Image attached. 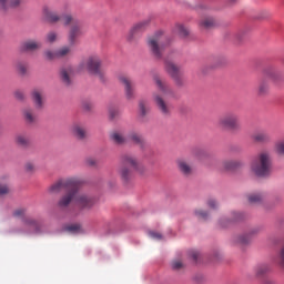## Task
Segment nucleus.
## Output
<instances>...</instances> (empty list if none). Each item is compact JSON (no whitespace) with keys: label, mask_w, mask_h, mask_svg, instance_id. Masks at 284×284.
<instances>
[{"label":"nucleus","mask_w":284,"mask_h":284,"mask_svg":"<svg viewBox=\"0 0 284 284\" xmlns=\"http://www.w3.org/2000/svg\"><path fill=\"white\" fill-rule=\"evenodd\" d=\"M270 81L275 85H281L284 82V75L276 69H267L257 83V95L266 97L270 94Z\"/></svg>","instance_id":"obj_1"},{"label":"nucleus","mask_w":284,"mask_h":284,"mask_svg":"<svg viewBox=\"0 0 284 284\" xmlns=\"http://www.w3.org/2000/svg\"><path fill=\"white\" fill-rule=\"evenodd\" d=\"M251 172L262 179L270 176L272 174V154L264 151L254 158L251 162Z\"/></svg>","instance_id":"obj_2"},{"label":"nucleus","mask_w":284,"mask_h":284,"mask_svg":"<svg viewBox=\"0 0 284 284\" xmlns=\"http://www.w3.org/2000/svg\"><path fill=\"white\" fill-rule=\"evenodd\" d=\"M165 45H168V37L163 31H158L148 39V48L155 59L163 57Z\"/></svg>","instance_id":"obj_3"},{"label":"nucleus","mask_w":284,"mask_h":284,"mask_svg":"<svg viewBox=\"0 0 284 284\" xmlns=\"http://www.w3.org/2000/svg\"><path fill=\"white\" fill-rule=\"evenodd\" d=\"M217 128H220V130H231L232 132L241 130L239 114H236L235 112H227L224 115L220 116L217 120Z\"/></svg>","instance_id":"obj_4"},{"label":"nucleus","mask_w":284,"mask_h":284,"mask_svg":"<svg viewBox=\"0 0 284 284\" xmlns=\"http://www.w3.org/2000/svg\"><path fill=\"white\" fill-rule=\"evenodd\" d=\"M87 70L93 77L100 79V81H105V69H103V63L99 55H91L85 61Z\"/></svg>","instance_id":"obj_5"},{"label":"nucleus","mask_w":284,"mask_h":284,"mask_svg":"<svg viewBox=\"0 0 284 284\" xmlns=\"http://www.w3.org/2000/svg\"><path fill=\"white\" fill-rule=\"evenodd\" d=\"M81 185V182L77 180L75 178H67V179H61L54 184H52L49 189L51 194H59V192H69L70 190H79Z\"/></svg>","instance_id":"obj_6"},{"label":"nucleus","mask_w":284,"mask_h":284,"mask_svg":"<svg viewBox=\"0 0 284 284\" xmlns=\"http://www.w3.org/2000/svg\"><path fill=\"white\" fill-rule=\"evenodd\" d=\"M150 23H152V19L150 18L135 23L128 34V41H134V38L139 37V34H142V32H145L146 29L150 28Z\"/></svg>","instance_id":"obj_7"},{"label":"nucleus","mask_w":284,"mask_h":284,"mask_svg":"<svg viewBox=\"0 0 284 284\" xmlns=\"http://www.w3.org/2000/svg\"><path fill=\"white\" fill-rule=\"evenodd\" d=\"M122 163L124 165H130V168H133L135 172H138V174H140L141 176H145V174H148V169L143 164L139 163V160H136V158L130 154L122 155Z\"/></svg>","instance_id":"obj_8"},{"label":"nucleus","mask_w":284,"mask_h":284,"mask_svg":"<svg viewBox=\"0 0 284 284\" xmlns=\"http://www.w3.org/2000/svg\"><path fill=\"white\" fill-rule=\"evenodd\" d=\"M81 34H83V22H81V20L73 21L68 34L69 44L74 45L77 43V39L81 37Z\"/></svg>","instance_id":"obj_9"},{"label":"nucleus","mask_w":284,"mask_h":284,"mask_svg":"<svg viewBox=\"0 0 284 284\" xmlns=\"http://www.w3.org/2000/svg\"><path fill=\"white\" fill-rule=\"evenodd\" d=\"M165 70L170 77H172L173 81H175L176 85H183V81L181 80V68L172 61H165Z\"/></svg>","instance_id":"obj_10"},{"label":"nucleus","mask_w":284,"mask_h":284,"mask_svg":"<svg viewBox=\"0 0 284 284\" xmlns=\"http://www.w3.org/2000/svg\"><path fill=\"white\" fill-rule=\"evenodd\" d=\"M119 82L124 88L125 97L130 101L134 99V81L131 80L128 75H120Z\"/></svg>","instance_id":"obj_11"},{"label":"nucleus","mask_w":284,"mask_h":284,"mask_svg":"<svg viewBox=\"0 0 284 284\" xmlns=\"http://www.w3.org/2000/svg\"><path fill=\"white\" fill-rule=\"evenodd\" d=\"M75 205L80 207V210H90L91 207L94 206V200L87 195L77 192L75 193Z\"/></svg>","instance_id":"obj_12"},{"label":"nucleus","mask_w":284,"mask_h":284,"mask_svg":"<svg viewBox=\"0 0 284 284\" xmlns=\"http://www.w3.org/2000/svg\"><path fill=\"white\" fill-rule=\"evenodd\" d=\"M42 17L48 23H59L61 21V14L52 7H43Z\"/></svg>","instance_id":"obj_13"},{"label":"nucleus","mask_w":284,"mask_h":284,"mask_svg":"<svg viewBox=\"0 0 284 284\" xmlns=\"http://www.w3.org/2000/svg\"><path fill=\"white\" fill-rule=\"evenodd\" d=\"M77 192H79V190H69L67 191V194H64L58 202V207H60L61 210H65V207H68V205H70L72 203V201H77Z\"/></svg>","instance_id":"obj_14"},{"label":"nucleus","mask_w":284,"mask_h":284,"mask_svg":"<svg viewBox=\"0 0 284 284\" xmlns=\"http://www.w3.org/2000/svg\"><path fill=\"white\" fill-rule=\"evenodd\" d=\"M154 101L162 114H165L166 116H170V114H172V104L168 102L165 103V100H163L162 95L155 94Z\"/></svg>","instance_id":"obj_15"},{"label":"nucleus","mask_w":284,"mask_h":284,"mask_svg":"<svg viewBox=\"0 0 284 284\" xmlns=\"http://www.w3.org/2000/svg\"><path fill=\"white\" fill-rule=\"evenodd\" d=\"M42 45L41 41L26 40L21 44V50L22 52H37V50H41Z\"/></svg>","instance_id":"obj_16"},{"label":"nucleus","mask_w":284,"mask_h":284,"mask_svg":"<svg viewBox=\"0 0 284 284\" xmlns=\"http://www.w3.org/2000/svg\"><path fill=\"white\" fill-rule=\"evenodd\" d=\"M154 81L159 88V91L161 92V94H163V97H174V90L171 89L170 84H168V82L161 80L159 77L154 78Z\"/></svg>","instance_id":"obj_17"},{"label":"nucleus","mask_w":284,"mask_h":284,"mask_svg":"<svg viewBox=\"0 0 284 284\" xmlns=\"http://www.w3.org/2000/svg\"><path fill=\"white\" fill-rule=\"evenodd\" d=\"M31 99H32L37 110H43V103H44L43 90L34 89L31 92Z\"/></svg>","instance_id":"obj_18"},{"label":"nucleus","mask_w":284,"mask_h":284,"mask_svg":"<svg viewBox=\"0 0 284 284\" xmlns=\"http://www.w3.org/2000/svg\"><path fill=\"white\" fill-rule=\"evenodd\" d=\"M223 169L227 172H236V170H241L245 163L241 160H227L222 163Z\"/></svg>","instance_id":"obj_19"},{"label":"nucleus","mask_w":284,"mask_h":284,"mask_svg":"<svg viewBox=\"0 0 284 284\" xmlns=\"http://www.w3.org/2000/svg\"><path fill=\"white\" fill-rule=\"evenodd\" d=\"M253 141L255 143H272V134L267 131H260L253 134Z\"/></svg>","instance_id":"obj_20"},{"label":"nucleus","mask_w":284,"mask_h":284,"mask_svg":"<svg viewBox=\"0 0 284 284\" xmlns=\"http://www.w3.org/2000/svg\"><path fill=\"white\" fill-rule=\"evenodd\" d=\"M128 140L135 145H140V148H143V145H145V140L143 139V135L136 131H131L128 134Z\"/></svg>","instance_id":"obj_21"},{"label":"nucleus","mask_w":284,"mask_h":284,"mask_svg":"<svg viewBox=\"0 0 284 284\" xmlns=\"http://www.w3.org/2000/svg\"><path fill=\"white\" fill-rule=\"evenodd\" d=\"M199 27L201 30H212V28H216V20L212 17H205L200 20Z\"/></svg>","instance_id":"obj_22"},{"label":"nucleus","mask_w":284,"mask_h":284,"mask_svg":"<svg viewBox=\"0 0 284 284\" xmlns=\"http://www.w3.org/2000/svg\"><path fill=\"white\" fill-rule=\"evenodd\" d=\"M121 163H122V166L119 170L120 178L124 182H128L130 179H132V170H130V168H128V165H130V164L123 163V156H121Z\"/></svg>","instance_id":"obj_23"},{"label":"nucleus","mask_w":284,"mask_h":284,"mask_svg":"<svg viewBox=\"0 0 284 284\" xmlns=\"http://www.w3.org/2000/svg\"><path fill=\"white\" fill-rule=\"evenodd\" d=\"M178 169L184 176H190V174H192V165L183 159L178 160Z\"/></svg>","instance_id":"obj_24"},{"label":"nucleus","mask_w":284,"mask_h":284,"mask_svg":"<svg viewBox=\"0 0 284 284\" xmlns=\"http://www.w3.org/2000/svg\"><path fill=\"white\" fill-rule=\"evenodd\" d=\"M72 134L73 136H75V139H79V141H83V139H85V136H88V133L85 132V128L75 124L72 128Z\"/></svg>","instance_id":"obj_25"},{"label":"nucleus","mask_w":284,"mask_h":284,"mask_svg":"<svg viewBox=\"0 0 284 284\" xmlns=\"http://www.w3.org/2000/svg\"><path fill=\"white\" fill-rule=\"evenodd\" d=\"M72 74V68L67 67V68H62L60 70V77L62 79V83H64V85H70L71 80H70V75Z\"/></svg>","instance_id":"obj_26"},{"label":"nucleus","mask_w":284,"mask_h":284,"mask_svg":"<svg viewBox=\"0 0 284 284\" xmlns=\"http://www.w3.org/2000/svg\"><path fill=\"white\" fill-rule=\"evenodd\" d=\"M23 116H24V120L28 123H37V113H34V110H32V109H24L23 110Z\"/></svg>","instance_id":"obj_27"},{"label":"nucleus","mask_w":284,"mask_h":284,"mask_svg":"<svg viewBox=\"0 0 284 284\" xmlns=\"http://www.w3.org/2000/svg\"><path fill=\"white\" fill-rule=\"evenodd\" d=\"M16 143L17 145H20L21 148H29L30 146V138L24 134H18L16 136Z\"/></svg>","instance_id":"obj_28"},{"label":"nucleus","mask_w":284,"mask_h":284,"mask_svg":"<svg viewBox=\"0 0 284 284\" xmlns=\"http://www.w3.org/2000/svg\"><path fill=\"white\" fill-rule=\"evenodd\" d=\"M110 139L112 142L115 143V145H123L126 141L125 136H123V134H121L119 132L111 133Z\"/></svg>","instance_id":"obj_29"},{"label":"nucleus","mask_w":284,"mask_h":284,"mask_svg":"<svg viewBox=\"0 0 284 284\" xmlns=\"http://www.w3.org/2000/svg\"><path fill=\"white\" fill-rule=\"evenodd\" d=\"M254 272H255V276L261 278V276H265V274H267V272H270V265L260 264L255 267Z\"/></svg>","instance_id":"obj_30"},{"label":"nucleus","mask_w":284,"mask_h":284,"mask_svg":"<svg viewBox=\"0 0 284 284\" xmlns=\"http://www.w3.org/2000/svg\"><path fill=\"white\" fill-rule=\"evenodd\" d=\"M247 199H248V203H252V204L263 203L265 195L263 193H252L247 196Z\"/></svg>","instance_id":"obj_31"},{"label":"nucleus","mask_w":284,"mask_h":284,"mask_svg":"<svg viewBox=\"0 0 284 284\" xmlns=\"http://www.w3.org/2000/svg\"><path fill=\"white\" fill-rule=\"evenodd\" d=\"M57 52H58V59H65V57H70V54H72V48L64 45L59 50H57Z\"/></svg>","instance_id":"obj_32"},{"label":"nucleus","mask_w":284,"mask_h":284,"mask_svg":"<svg viewBox=\"0 0 284 284\" xmlns=\"http://www.w3.org/2000/svg\"><path fill=\"white\" fill-rule=\"evenodd\" d=\"M274 263L284 270V246L277 252Z\"/></svg>","instance_id":"obj_33"},{"label":"nucleus","mask_w":284,"mask_h":284,"mask_svg":"<svg viewBox=\"0 0 284 284\" xmlns=\"http://www.w3.org/2000/svg\"><path fill=\"white\" fill-rule=\"evenodd\" d=\"M140 116L145 118L150 113V105L145 101L139 102Z\"/></svg>","instance_id":"obj_34"},{"label":"nucleus","mask_w":284,"mask_h":284,"mask_svg":"<svg viewBox=\"0 0 284 284\" xmlns=\"http://www.w3.org/2000/svg\"><path fill=\"white\" fill-rule=\"evenodd\" d=\"M274 152L278 156H284V139L277 140L274 144Z\"/></svg>","instance_id":"obj_35"},{"label":"nucleus","mask_w":284,"mask_h":284,"mask_svg":"<svg viewBox=\"0 0 284 284\" xmlns=\"http://www.w3.org/2000/svg\"><path fill=\"white\" fill-rule=\"evenodd\" d=\"M61 21L64 26H74V21H79L78 19H74L72 14L67 13L61 16Z\"/></svg>","instance_id":"obj_36"},{"label":"nucleus","mask_w":284,"mask_h":284,"mask_svg":"<svg viewBox=\"0 0 284 284\" xmlns=\"http://www.w3.org/2000/svg\"><path fill=\"white\" fill-rule=\"evenodd\" d=\"M67 231L71 232V234H81V232H83V229L81 227V224L75 223L67 226Z\"/></svg>","instance_id":"obj_37"},{"label":"nucleus","mask_w":284,"mask_h":284,"mask_svg":"<svg viewBox=\"0 0 284 284\" xmlns=\"http://www.w3.org/2000/svg\"><path fill=\"white\" fill-rule=\"evenodd\" d=\"M250 241H252V236L250 235H240L235 239V243H237L239 245H247Z\"/></svg>","instance_id":"obj_38"},{"label":"nucleus","mask_w":284,"mask_h":284,"mask_svg":"<svg viewBox=\"0 0 284 284\" xmlns=\"http://www.w3.org/2000/svg\"><path fill=\"white\" fill-rule=\"evenodd\" d=\"M175 32L180 34V37H187V34H190V31L183 24H176Z\"/></svg>","instance_id":"obj_39"},{"label":"nucleus","mask_w":284,"mask_h":284,"mask_svg":"<svg viewBox=\"0 0 284 284\" xmlns=\"http://www.w3.org/2000/svg\"><path fill=\"white\" fill-rule=\"evenodd\" d=\"M57 39H59V33H57V31H50L45 36V41L48 43H54L57 41Z\"/></svg>","instance_id":"obj_40"},{"label":"nucleus","mask_w":284,"mask_h":284,"mask_svg":"<svg viewBox=\"0 0 284 284\" xmlns=\"http://www.w3.org/2000/svg\"><path fill=\"white\" fill-rule=\"evenodd\" d=\"M44 57H45L47 61H54L55 59H59V53H58V51L47 50L44 52Z\"/></svg>","instance_id":"obj_41"},{"label":"nucleus","mask_w":284,"mask_h":284,"mask_svg":"<svg viewBox=\"0 0 284 284\" xmlns=\"http://www.w3.org/2000/svg\"><path fill=\"white\" fill-rule=\"evenodd\" d=\"M17 71L19 72V74H21L22 77H26V74H28V64L23 63V62H19L17 64Z\"/></svg>","instance_id":"obj_42"},{"label":"nucleus","mask_w":284,"mask_h":284,"mask_svg":"<svg viewBox=\"0 0 284 284\" xmlns=\"http://www.w3.org/2000/svg\"><path fill=\"white\" fill-rule=\"evenodd\" d=\"M149 236H151V239H154L155 241H161L163 239V235L155 231H150Z\"/></svg>","instance_id":"obj_43"},{"label":"nucleus","mask_w":284,"mask_h":284,"mask_svg":"<svg viewBox=\"0 0 284 284\" xmlns=\"http://www.w3.org/2000/svg\"><path fill=\"white\" fill-rule=\"evenodd\" d=\"M171 265L172 270H183V262L181 261H173Z\"/></svg>","instance_id":"obj_44"},{"label":"nucleus","mask_w":284,"mask_h":284,"mask_svg":"<svg viewBox=\"0 0 284 284\" xmlns=\"http://www.w3.org/2000/svg\"><path fill=\"white\" fill-rule=\"evenodd\" d=\"M14 97L18 99V101H23L26 99V93H23L21 90H18L14 92Z\"/></svg>","instance_id":"obj_45"},{"label":"nucleus","mask_w":284,"mask_h":284,"mask_svg":"<svg viewBox=\"0 0 284 284\" xmlns=\"http://www.w3.org/2000/svg\"><path fill=\"white\" fill-rule=\"evenodd\" d=\"M195 215H197L203 221L207 220V213L204 212L203 210H196L195 211Z\"/></svg>","instance_id":"obj_46"},{"label":"nucleus","mask_w":284,"mask_h":284,"mask_svg":"<svg viewBox=\"0 0 284 284\" xmlns=\"http://www.w3.org/2000/svg\"><path fill=\"white\" fill-rule=\"evenodd\" d=\"M21 6V0H9L8 8H19Z\"/></svg>","instance_id":"obj_47"},{"label":"nucleus","mask_w":284,"mask_h":284,"mask_svg":"<svg viewBox=\"0 0 284 284\" xmlns=\"http://www.w3.org/2000/svg\"><path fill=\"white\" fill-rule=\"evenodd\" d=\"M109 116L110 119H116V116H119V109H110Z\"/></svg>","instance_id":"obj_48"},{"label":"nucleus","mask_w":284,"mask_h":284,"mask_svg":"<svg viewBox=\"0 0 284 284\" xmlns=\"http://www.w3.org/2000/svg\"><path fill=\"white\" fill-rule=\"evenodd\" d=\"M24 170H26V172H34V170H36L34 163L28 162V163L24 165Z\"/></svg>","instance_id":"obj_49"},{"label":"nucleus","mask_w":284,"mask_h":284,"mask_svg":"<svg viewBox=\"0 0 284 284\" xmlns=\"http://www.w3.org/2000/svg\"><path fill=\"white\" fill-rule=\"evenodd\" d=\"M10 192V189L6 184H0V196H3V194H8Z\"/></svg>","instance_id":"obj_50"},{"label":"nucleus","mask_w":284,"mask_h":284,"mask_svg":"<svg viewBox=\"0 0 284 284\" xmlns=\"http://www.w3.org/2000/svg\"><path fill=\"white\" fill-rule=\"evenodd\" d=\"M207 205L211 207V210H216V207H219V203H216V200L214 199L209 200Z\"/></svg>","instance_id":"obj_51"},{"label":"nucleus","mask_w":284,"mask_h":284,"mask_svg":"<svg viewBox=\"0 0 284 284\" xmlns=\"http://www.w3.org/2000/svg\"><path fill=\"white\" fill-rule=\"evenodd\" d=\"M13 216L21 217L26 216V209H18L13 212Z\"/></svg>","instance_id":"obj_52"},{"label":"nucleus","mask_w":284,"mask_h":284,"mask_svg":"<svg viewBox=\"0 0 284 284\" xmlns=\"http://www.w3.org/2000/svg\"><path fill=\"white\" fill-rule=\"evenodd\" d=\"M189 256L193 258V261H199V252L197 251H190Z\"/></svg>","instance_id":"obj_53"},{"label":"nucleus","mask_w":284,"mask_h":284,"mask_svg":"<svg viewBox=\"0 0 284 284\" xmlns=\"http://www.w3.org/2000/svg\"><path fill=\"white\" fill-rule=\"evenodd\" d=\"M9 1H10V0H0V7H1L3 10H8Z\"/></svg>","instance_id":"obj_54"},{"label":"nucleus","mask_w":284,"mask_h":284,"mask_svg":"<svg viewBox=\"0 0 284 284\" xmlns=\"http://www.w3.org/2000/svg\"><path fill=\"white\" fill-rule=\"evenodd\" d=\"M87 165H90L91 168H93V165H97V160L90 158L87 160Z\"/></svg>","instance_id":"obj_55"},{"label":"nucleus","mask_w":284,"mask_h":284,"mask_svg":"<svg viewBox=\"0 0 284 284\" xmlns=\"http://www.w3.org/2000/svg\"><path fill=\"white\" fill-rule=\"evenodd\" d=\"M234 221H241V219L243 217V215H241V213H234Z\"/></svg>","instance_id":"obj_56"},{"label":"nucleus","mask_w":284,"mask_h":284,"mask_svg":"<svg viewBox=\"0 0 284 284\" xmlns=\"http://www.w3.org/2000/svg\"><path fill=\"white\" fill-rule=\"evenodd\" d=\"M221 63H223V59L217 58V65H221Z\"/></svg>","instance_id":"obj_57"},{"label":"nucleus","mask_w":284,"mask_h":284,"mask_svg":"<svg viewBox=\"0 0 284 284\" xmlns=\"http://www.w3.org/2000/svg\"><path fill=\"white\" fill-rule=\"evenodd\" d=\"M256 233H258V230H252V231L250 232V234H256Z\"/></svg>","instance_id":"obj_58"},{"label":"nucleus","mask_w":284,"mask_h":284,"mask_svg":"<svg viewBox=\"0 0 284 284\" xmlns=\"http://www.w3.org/2000/svg\"><path fill=\"white\" fill-rule=\"evenodd\" d=\"M32 225H37V221L32 220L31 221Z\"/></svg>","instance_id":"obj_59"},{"label":"nucleus","mask_w":284,"mask_h":284,"mask_svg":"<svg viewBox=\"0 0 284 284\" xmlns=\"http://www.w3.org/2000/svg\"><path fill=\"white\" fill-rule=\"evenodd\" d=\"M237 39H241V33L237 34Z\"/></svg>","instance_id":"obj_60"},{"label":"nucleus","mask_w":284,"mask_h":284,"mask_svg":"<svg viewBox=\"0 0 284 284\" xmlns=\"http://www.w3.org/2000/svg\"><path fill=\"white\" fill-rule=\"evenodd\" d=\"M234 1H236V0H231V3H234Z\"/></svg>","instance_id":"obj_61"}]
</instances>
